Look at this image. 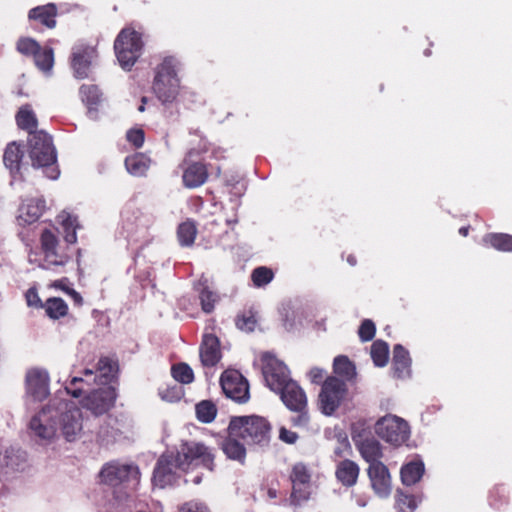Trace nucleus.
<instances>
[{
    "mask_svg": "<svg viewBox=\"0 0 512 512\" xmlns=\"http://www.w3.org/2000/svg\"><path fill=\"white\" fill-rule=\"evenodd\" d=\"M68 282H69L68 278L64 277V278L55 280L52 283V287H54L56 289H60L63 292L67 293L70 290V287L68 286Z\"/></svg>",
    "mask_w": 512,
    "mask_h": 512,
    "instance_id": "58",
    "label": "nucleus"
},
{
    "mask_svg": "<svg viewBox=\"0 0 512 512\" xmlns=\"http://www.w3.org/2000/svg\"><path fill=\"white\" fill-rule=\"evenodd\" d=\"M175 468H178L177 454L161 455L153 471L152 481L154 485L164 488L172 484L175 479Z\"/></svg>",
    "mask_w": 512,
    "mask_h": 512,
    "instance_id": "18",
    "label": "nucleus"
},
{
    "mask_svg": "<svg viewBox=\"0 0 512 512\" xmlns=\"http://www.w3.org/2000/svg\"><path fill=\"white\" fill-rule=\"evenodd\" d=\"M260 363L265 385L275 394L293 381L287 365L274 354L262 353Z\"/></svg>",
    "mask_w": 512,
    "mask_h": 512,
    "instance_id": "8",
    "label": "nucleus"
},
{
    "mask_svg": "<svg viewBox=\"0 0 512 512\" xmlns=\"http://www.w3.org/2000/svg\"><path fill=\"white\" fill-rule=\"evenodd\" d=\"M127 140L135 147L140 148L145 141V133L142 129H130L127 132Z\"/></svg>",
    "mask_w": 512,
    "mask_h": 512,
    "instance_id": "52",
    "label": "nucleus"
},
{
    "mask_svg": "<svg viewBox=\"0 0 512 512\" xmlns=\"http://www.w3.org/2000/svg\"><path fill=\"white\" fill-rule=\"evenodd\" d=\"M197 228L193 221L187 220L181 223L177 229V237L182 246H191L196 238Z\"/></svg>",
    "mask_w": 512,
    "mask_h": 512,
    "instance_id": "39",
    "label": "nucleus"
},
{
    "mask_svg": "<svg viewBox=\"0 0 512 512\" xmlns=\"http://www.w3.org/2000/svg\"><path fill=\"white\" fill-rule=\"evenodd\" d=\"M18 127L28 132V136H32L34 132H39L38 120L30 105L22 106L15 116Z\"/></svg>",
    "mask_w": 512,
    "mask_h": 512,
    "instance_id": "34",
    "label": "nucleus"
},
{
    "mask_svg": "<svg viewBox=\"0 0 512 512\" xmlns=\"http://www.w3.org/2000/svg\"><path fill=\"white\" fill-rule=\"evenodd\" d=\"M96 51L89 46H78L73 49L71 67L78 79H85L89 76L90 66Z\"/></svg>",
    "mask_w": 512,
    "mask_h": 512,
    "instance_id": "19",
    "label": "nucleus"
},
{
    "mask_svg": "<svg viewBox=\"0 0 512 512\" xmlns=\"http://www.w3.org/2000/svg\"><path fill=\"white\" fill-rule=\"evenodd\" d=\"M171 375L174 380L181 384H190L194 381V372L192 368L184 362L172 365Z\"/></svg>",
    "mask_w": 512,
    "mask_h": 512,
    "instance_id": "43",
    "label": "nucleus"
},
{
    "mask_svg": "<svg viewBox=\"0 0 512 512\" xmlns=\"http://www.w3.org/2000/svg\"><path fill=\"white\" fill-rule=\"evenodd\" d=\"M60 428L67 441H74L82 430L80 409L73 406L63 412L60 416Z\"/></svg>",
    "mask_w": 512,
    "mask_h": 512,
    "instance_id": "22",
    "label": "nucleus"
},
{
    "mask_svg": "<svg viewBox=\"0 0 512 512\" xmlns=\"http://www.w3.org/2000/svg\"><path fill=\"white\" fill-rule=\"evenodd\" d=\"M117 398L116 388L102 387L90 392L83 400V406L94 415L107 413L115 404Z\"/></svg>",
    "mask_w": 512,
    "mask_h": 512,
    "instance_id": "14",
    "label": "nucleus"
},
{
    "mask_svg": "<svg viewBox=\"0 0 512 512\" xmlns=\"http://www.w3.org/2000/svg\"><path fill=\"white\" fill-rule=\"evenodd\" d=\"M423 500V495H412L402 490L396 492V507L400 512H414Z\"/></svg>",
    "mask_w": 512,
    "mask_h": 512,
    "instance_id": "37",
    "label": "nucleus"
},
{
    "mask_svg": "<svg viewBox=\"0 0 512 512\" xmlns=\"http://www.w3.org/2000/svg\"><path fill=\"white\" fill-rule=\"evenodd\" d=\"M331 376L341 378L350 386L355 385L357 380L356 366L346 355H338L333 360V374Z\"/></svg>",
    "mask_w": 512,
    "mask_h": 512,
    "instance_id": "25",
    "label": "nucleus"
},
{
    "mask_svg": "<svg viewBox=\"0 0 512 512\" xmlns=\"http://www.w3.org/2000/svg\"><path fill=\"white\" fill-rule=\"evenodd\" d=\"M360 473L358 464L350 459L340 461L335 470L336 479L345 487H352L357 483Z\"/></svg>",
    "mask_w": 512,
    "mask_h": 512,
    "instance_id": "27",
    "label": "nucleus"
},
{
    "mask_svg": "<svg viewBox=\"0 0 512 512\" xmlns=\"http://www.w3.org/2000/svg\"><path fill=\"white\" fill-rule=\"evenodd\" d=\"M146 103H147V97H142L141 98V105L138 107V111L139 112H144L145 111Z\"/></svg>",
    "mask_w": 512,
    "mask_h": 512,
    "instance_id": "62",
    "label": "nucleus"
},
{
    "mask_svg": "<svg viewBox=\"0 0 512 512\" xmlns=\"http://www.w3.org/2000/svg\"><path fill=\"white\" fill-rule=\"evenodd\" d=\"M39 241L43 260L47 266H65L71 260V246L65 242L60 243L58 229H43Z\"/></svg>",
    "mask_w": 512,
    "mask_h": 512,
    "instance_id": "7",
    "label": "nucleus"
},
{
    "mask_svg": "<svg viewBox=\"0 0 512 512\" xmlns=\"http://www.w3.org/2000/svg\"><path fill=\"white\" fill-rule=\"evenodd\" d=\"M376 333V326L370 319H365L361 322L358 329V336L362 342L371 341Z\"/></svg>",
    "mask_w": 512,
    "mask_h": 512,
    "instance_id": "49",
    "label": "nucleus"
},
{
    "mask_svg": "<svg viewBox=\"0 0 512 512\" xmlns=\"http://www.w3.org/2000/svg\"><path fill=\"white\" fill-rule=\"evenodd\" d=\"M179 512H210V509L203 502L191 500L179 507Z\"/></svg>",
    "mask_w": 512,
    "mask_h": 512,
    "instance_id": "51",
    "label": "nucleus"
},
{
    "mask_svg": "<svg viewBox=\"0 0 512 512\" xmlns=\"http://www.w3.org/2000/svg\"><path fill=\"white\" fill-rule=\"evenodd\" d=\"M158 395L167 402H176L183 397L184 392L182 387L177 384H165L158 388Z\"/></svg>",
    "mask_w": 512,
    "mask_h": 512,
    "instance_id": "44",
    "label": "nucleus"
},
{
    "mask_svg": "<svg viewBox=\"0 0 512 512\" xmlns=\"http://www.w3.org/2000/svg\"><path fill=\"white\" fill-rule=\"evenodd\" d=\"M99 476L101 481L109 486L115 487L129 483L135 486L139 483L140 471L137 465L113 461L102 467Z\"/></svg>",
    "mask_w": 512,
    "mask_h": 512,
    "instance_id": "11",
    "label": "nucleus"
},
{
    "mask_svg": "<svg viewBox=\"0 0 512 512\" xmlns=\"http://www.w3.org/2000/svg\"><path fill=\"white\" fill-rule=\"evenodd\" d=\"M411 358L409 352L401 344H397L393 349L392 370L393 376L403 379L410 375Z\"/></svg>",
    "mask_w": 512,
    "mask_h": 512,
    "instance_id": "26",
    "label": "nucleus"
},
{
    "mask_svg": "<svg viewBox=\"0 0 512 512\" xmlns=\"http://www.w3.org/2000/svg\"><path fill=\"white\" fill-rule=\"evenodd\" d=\"M238 439H240L239 436L230 435L228 432V436L223 440L221 448L227 458L244 463L246 449L244 444L240 443Z\"/></svg>",
    "mask_w": 512,
    "mask_h": 512,
    "instance_id": "32",
    "label": "nucleus"
},
{
    "mask_svg": "<svg viewBox=\"0 0 512 512\" xmlns=\"http://www.w3.org/2000/svg\"><path fill=\"white\" fill-rule=\"evenodd\" d=\"M194 150H190L185 155L182 164V182L184 187L194 189L205 184L209 177L208 165L201 161L191 159Z\"/></svg>",
    "mask_w": 512,
    "mask_h": 512,
    "instance_id": "13",
    "label": "nucleus"
},
{
    "mask_svg": "<svg viewBox=\"0 0 512 512\" xmlns=\"http://www.w3.org/2000/svg\"><path fill=\"white\" fill-rule=\"evenodd\" d=\"M56 413V410L51 407H44L30 420V429L41 439L53 438L57 430V423L54 419Z\"/></svg>",
    "mask_w": 512,
    "mask_h": 512,
    "instance_id": "16",
    "label": "nucleus"
},
{
    "mask_svg": "<svg viewBox=\"0 0 512 512\" xmlns=\"http://www.w3.org/2000/svg\"><path fill=\"white\" fill-rule=\"evenodd\" d=\"M271 424L262 416H234L230 419V435L239 436L248 445H266L270 441Z\"/></svg>",
    "mask_w": 512,
    "mask_h": 512,
    "instance_id": "3",
    "label": "nucleus"
},
{
    "mask_svg": "<svg viewBox=\"0 0 512 512\" xmlns=\"http://www.w3.org/2000/svg\"><path fill=\"white\" fill-rule=\"evenodd\" d=\"M116 363L109 357H101L97 363V370L102 373L103 376L107 377L112 375L115 370Z\"/></svg>",
    "mask_w": 512,
    "mask_h": 512,
    "instance_id": "53",
    "label": "nucleus"
},
{
    "mask_svg": "<svg viewBox=\"0 0 512 512\" xmlns=\"http://www.w3.org/2000/svg\"><path fill=\"white\" fill-rule=\"evenodd\" d=\"M83 379L80 377H74L70 383L65 387L67 393L74 398H79L82 395L83 389L78 387L79 383H82Z\"/></svg>",
    "mask_w": 512,
    "mask_h": 512,
    "instance_id": "55",
    "label": "nucleus"
},
{
    "mask_svg": "<svg viewBox=\"0 0 512 512\" xmlns=\"http://www.w3.org/2000/svg\"><path fill=\"white\" fill-rule=\"evenodd\" d=\"M46 314L51 319H59L68 313V305L59 297H52L46 300L44 305Z\"/></svg>",
    "mask_w": 512,
    "mask_h": 512,
    "instance_id": "38",
    "label": "nucleus"
},
{
    "mask_svg": "<svg viewBox=\"0 0 512 512\" xmlns=\"http://www.w3.org/2000/svg\"><path fill=\"white\" fill-rule=\"evenodd\" d=\"M371 357L374 364L384 367L389 359V346L383 340H376L371 346Z\"/></svg>",
    "mask_w": 512,
    "mask_h": 512,
    "instance_id": "41",
    "label": "nucleus"
},
{
    "mask_svg": "<svg viewBox=\"0 0 512 512\" xmlns=\"http://www.w3.org/2000/svg\"><path fill=\"white\" fill-rule=\"evenodd\" d=\"M273 277L274 273L272 269L265 266L255 268L251 274L252 282L256 287L267 285L273 280Z\"/></svg>",
    "mask_w": 512,
    "mask_h": 512,
    "instance_id": "47",
    "label": "nucleus"
},
{
    "mask_svg": "<svg viewBox=\"0 0 512 512\" xmlns=\"http://www.w3.org/2000/svg\"><path fill=\"white\" fill-rule=\"evenodd\" d=\"M470 230V226H463L459 229V234L463 237L468 236Z\"/></svg>",
    "mask_w": 512,
    "mask_h": 512,
    "instance_id": "60",
    "label": "nucleus"
},
{
    "mask_svg": "<svg viewBox=\"0 0 512 512\" xmlns=\"http://www.w3.org/2000/svg\"><path fill=\"white\" fill-rule=\"evenodd\" d=\"M334 453H335V455H337V456H339V457H341V456H342V452H341V449H340V448L335 449Z\"/></svg>",
    "mask_w": 512,
    "mask_h": 512,
    "instance_id": "64",
    "label": "nucleus"
},
{
    "mask_svg": "<svg viewBox=\"0 0 512 512\" xmlns=\"http://www.w3.org/2000/svg\"><path fill=\"white\" fill-rule=\"evenodd\" d=\"M290 480L292 483L291 502L300 504L310 497L311 473L307 466L303 463L293 465Z\"/></svg>",
    "mask_w": 512,
    "mask_h": 512,
    "instance_id": "15",
    "label": "nucleus"
},
{
    "mask_svg": "<svg viewBox=\"0 0 512 512\" xmlns=\"http://www.w3.org/2000/svg\"><path fill=\"white\" fill-rule=\"evenodd\" d=\"M66 294L70 296L75 305L81 306L83 304V298L81 294L74 290L73 288H70V290Z\"/></svg>",
    "mask_w": 512,
    "mask_h": 512,
    "instance_id": "59",
    "label": "nucleus"
},
{
    "mask_svg": "<svg viewBox=\"0 0 512 512\" xmlns=\"http://www.w3.org/2000/svg\"><path fill=\"white\" fill-rule=\"evenodd\" d=\"M357 446L362 458L369 463V465L382 463L380 459L383 457V452L379 441L374 438H367L361 441Z\"/></svg>",
    "mask_w": 512,
    "mask_h": 512,
    "instance_id": "30",
    "label": "nucleus"
},
{
    "mask_svg": "<svg viewBox=\"0 0 512 512\" xmlns=\"http://www.w3.org/2000/svg\"><path fill=\"white\" fill-rule=\"evenodd\" d=\"M80 96L83 103L87 106L91 117L97 111V106L101 102V92L96 85H82L80 87Z\"/></svg>",
    "mask_w": 512,
    "mask_h": 512,
    "instance_id": "36",
    "label": "nucleus"
},
{
    "mask_svg": "<svg viewBox=\"0 0 512 512\" xmlns=\"http://www.w3.org/2000/svg\"><path fill=\"white\" fill-rule=\"evenodd\" d=\"M35 65L43 72H49L54 64V52L52 48L40 47L33 55Z\"/></svg>",
    "mask_w": 512,
    "mask_h": 512,
    "instance_id": "40",
    "label": "nucleus"
},
{
    "mask_svg": "<svg viewBox=\"0 0 512 512\" xmlns=\"http://www.w3.org/2000/svg\"><path fill=\"white\" fill-rule=\"evenodd\" d=\"M195 410L197 419L202 423H211L217 415V407L211 400H202Z\"/></svg>",
    "mask_w": 512,
    "mask_h": 512,
    "instance_id": "42",
    "label": "nucleus"
},
{
    "mask_svg": "<svg viewBox=\"0 0 512 512\" xmlns=\"http://www.w3.org/2000/svg\"><path fill=\"white\" fill-rule=\"evenodd\" d=\"M199 299L202 310L205 313H211L218 301V295L208 286H203L199 291Z\"/></svg>",
    "mask_w": 512,
    "mask_h": 512,
    "instance_id": "45",
    "label": "nucleus"
},
{
    "mask_svg": "<svg viewBox=\"0 0 512 512\" xmlns=\"http://www.w3.org/2000/svg\"><path fill=\"white\" fill-rule=\"evenodd\" d=\"M180 63L174 56H166L155 68L152 90L163 104L173 103L180 92L178 77Z\"/></svg>",
    "mask_w": 512,
    "mask_h": 512,
    "instance_id": "2",
    "label": "nucleus"
},
{
    "mask_svg": "<svg viewBox=\"0 0 512 512\" xmlns=\"http://www.w3.org/2000/svg\"><path fill=\"white\" fill-rule=\"evenodd\" d=\"M151 164L150 158L144 153H134L125 158L127 171L137 177L146 175Z\"/></svg>",
    "mask_w": 512,
    "mask_h": 512,
    "instance_id": "35",
    "label": "nucleus"
},
{
    "mask_svg": "<svg viewBox=\"0 0 512 512\" xmlns=\"http://www.w3.org/2000/svg\"><path fill=\"white\" fill-rule=\"evenodd\" d=\"M268 496L270 498H276L277 497V491L275 489H269L268 490Z\"/></svg>",
    "mask_w": 512,
    "mask_h": 512,
    "instance_id": "63",
    "label": "nucleus"
},
{
    "mask_svg": "<svg viewBox=\"0 0 512 512\" xmlns=\"http://www.w3.org/2000/svg\"><path fill=\"white\" fill-rule=\"evenodd\" d=\"M28 154L33 167L43 168L44 173L50 179H57L59 169L57 166V154L53 145L52 137L40 130L28 136Z\"/></svg>",
    "mask_w": 512,
    "mask_h": 512,
    "instance_id": "1",
    "label": "nucleus"
},
{
    "mask_svg": "<svg viewBox=\"0 0 512 512\" xmlns=\"http://www.w3.org/2000/svg\"><path fill=\"white\" fill-rule=\"evenodd\" d=\"M57 221L63 229L64 242L70 246L74 245L77 242V230L81 228L77 216L63 211L57 216Z\"/></svg>",
    "mask_w": 512,
    "mask_h": 512,
    "instance_id": "28",
    "label": "nucleus"
},
{
    "mask_svg": "<svg viewBox=\"0 0 512 512\" xmlns=\"http://www.w3.org/2000/svg\"><path fill=\"white\" fill-rule=\"evenodd\" d=\"M375 432L382 440L398 447L409 439L410 426L404 419L387 414L376 422Z\"/></svg>",
    "mask_w": 512,
    "mask_h": 512,
    "instance_id": "10",
    "label": "nucleus"
},
{
    "mask_svg": "<svg viewBox=\"0 0 512 512\" xmlns=\"http://www.w3.org/2000/svg\"><path fill=\"white\" fill-rule=\"evenodd\" d=\"M144 47L142 34L133 28H123L114 41V50L120 66L130 70L140 58Z\"/></svg>",
    "mask_w": 512,
    "mask_h": 512,
    "instance_id": "4",
    "label": "nucleus"
},
{
    "mask_svg": "<svg viewBox=\"0 0 512 512\" xmlns=\"http://www.w3.org/2000/svg\"><path fill=\"white\" fill-rule=\"evenodd\" d=\"M41 46L31 38H21L17 42V50L26 56H33Z\"/></svg>",
    "mask_w": 512,
    "mask_h": 512,
    "instance_id": "50",
    "label": "nucleus"
},
{
    "mask_svg": "<svg viewBox=\"0 0 512 512\" xmlns=\"http://www.w3.org/2000/svg\"><path fill=\"white\" fill-rule=\"evenodd\" d=\"M178 469L203 467L209 471L215 468V449L199 442H185L177 452Z\"/></svg>",
    "mask_w": 512,
    "mask_h": 512,
    "instance_id": "5",
    "label": "nucleus"
},
{
    "mask_svg": "<svg viewBox=\"0 0 512 512\" xmlns=\"http://www.w3.org/2000/svg\"><path fill=\"white\" fill-rule=\"evenodd\" d=\"M199 354L204 367L216 366L222 358L218 337L214 334H205L199 348Z\"/></svg>",
    "mask_w": 512,
    "mask_h": 512,
    "instance_id": "21",
    "label": "nucleus"
},
{
    "mask_svg": "<svg viewBox=\"0 0 512 512\" xmlns=\"http://www.w3.org/2000/svg\"><path fill=\"white\" fill-rule=\"evenodd\" d=\"M23 155L21 145L16 142L9 143L5 148L3 162L5 167L9 169L11 175L14 177L20 174Z\"/></svg>",
    "mask_w": 512,
    "mask_h": 512,
    "instance_id": "29",
    "label": "nucleus"
},
{
    "mask_svg": "<svg viewBox=\"0 0 512 512\" xmlns=\"http://www.w3.org/2000/svg\"><path fill=\"white\" fill-rule=\"evenodd\" d=\"M425 472L424 463L421 460L411 461L402 466L400 477L403 485L411 486L419 482Z\"/></svg>",
    "mask_w": 512,
    "mask_h": 512,
    "instance_id": "33",
    "label": "nucleus"
},
{
    "mask_svg": "<svg viewBox=\"0 0 512 512\" xmlns=\"http://www.w3.org/2000/svg\"><path fill=\"white\" fill-rule=\"evenodd\" d=\"M482 242L486 247L497 251L512 252V235L508 233L490 232L483 236Z\"/></svg>",
    "mask_w": 512,
    "mask_h": 512,
    "instance_id": "31",
    "label": "nucleus"
},
{
    "mask_svg": "<svg viewBox=\"0 0 512 512\" xmlns=\"http://www.w3.org/2000/svg\"><path fill=\"white\" fill-rule=\"evenodd\" d=\"M57 15V5L55 3H47L30 9L28 19L47 29H54L57 25Z\"/></svg>",
    "mask_w": 512,
    "mask_h": 512,
    "instance_id": "24",
    "label": "nucleus"
},
{
    "mask_svg": "<svg viewBox=\"0 0 512 512\" xmlns=\"http://www.w3.org/2000/svg\"><path fill=\"white\" fill-rule=\"evenodd\" d=\"M257 322L256 313L252 310L243 312L241 315H238L235 320L237 328L245 332L254 331Z\"/></svg>",
    "mask_w": 512,
    "mask_h": 512,
    "instance_id": "46",
    "label": "nucleus"
},
{
    "mask_svg": "<svg viewBox=\"0 0 512 512\" xmlns=\"http://www.w3.org/2000/svg\"><path fill=\"white\" fill-rule=\"evenodd\" d=\"M309 379L311 383L321 385L325 381V378L327 377L326 371L319 367H313L310 369L308 373Z\"/></svg>",
    "mask_w": 512,
    "mask_h": 512,
    "instance_id": "54",
    "label": "nucleus"
},
{
    "mask_svg": "<svg viewBox=\"0 0 512 512\" xmlns=\"http://www.w3.org/2000/svg\"><path fill=\"white\" fill-rule=\"evenodd\" d=\"M27 392L38 401L44 400L49 394V377L47 372L32 369L26 375Z\"/></svg>",
    "mask_w": 512,
    "mask_h": 512,
    "instance_id": "20",
    "label": "nucleus"
},
{
    "mask_svg": "<svg viewBox=\"0 0 512 512\" xmlns=\"http://www.w3.org/2000/svg\"><path fill=\"white\" fill-rule=\"evenodd\" d=\"M279 438L285 443L294 444L298 439V435L296 432L288 430L285 427H281L279 431Z\"/></svg>",
    "mask_w": 512,
    "mask_h": 512,
    "instance_id": "56",
    "label": "nucleus"
},
{
    "mask_svg": "<svg viewBox=\"0 0 512 512\" xmlns=\"http://www.w3.org/2000/svg\"><path fill=\"white\" fill-rule=\"evenodd\" d=\"M508 502V492L503 485H497L490 490L489 503L492 507L499 509Z\"/></svg>",
    "mask_w": 512,
    "mask_h": 512,
    "instance_id": "48",
    "label": "nucleus"
},
{
    "mask_svg": "<svg viewBox=\"0 0 512 512\" xmlns=\"http://www.w3.org/2000/svg\"><path fill=\"white\" fill-rule=\"evenodd\" d=\"M26 301L29 306L34 307H42L41 299L38 295V292L35 288H30L26 292Z\"/></svg>",
    "mask_w": 512,
    "mask_h": 512,
    "instance_id": "57",
    "label": "nucleus"
},
{
    "mask_svg": "<svg viewBox=\"0 0 512 512\" xmlns=\"http://www.w3.org/2000/svg\"><path fill=\"white\" fill-rule=\"evenodd\" d=\"M220 385L226 397L237 403L250 399L248 380L236 369H226L220 376Z\"/></svg>",
    "mask_w": 512,
    "mask_h": 512,
    "instance_id": "12",
    "label": "nucleus"
},
{
    "mask_svg": "<svg viewBox=\"0 0 512 512\" xmlns=\"http://www.w3.org/2000/svg\"><path fill=\"white\" fill-rule=\"evenodd\" d=\"M285 407L296 414L291 419L293 426L304 427L309 423L308 398L304 389L293 380L276 393Z\"/></svg>",
    "mask_w": 512,
    "mask_h": 512,
    "instance_id": "6",
    "label": "nucleus"
},
{
    "mask_svg": "<svg viewBox=\"0 0 512 512\" xmlns=\"http://www.w3.org/2000/svg\"><path fill=\"white\" fill-rule=\"evenodd\" d=\"M347 262L351 265V266H355L356 263H357V259L354 255L350 254L347 256Z\"/></svg>",
    "mask_w": 512,
    "mask_h": 512,
    "instance_id": "61",
    "label": "nucleus"
},
{
    "mask_svg": "<svg viewBox=\"0 0 512 512\" xmlns=\"http://www.w3.org/2000/svg\"><path fill=\"white\" fill-rule=\"evenodd\" d=\"M349 386L337 376H327L318 395L323 414L332 415L348 399Z\"/></svg>",
    "mask_w": 512,
    "mask_h": 512,
    "instance_id": "9",
    "label": "nucleus"
},
{
    "mask_svg": "<svg viewBox=\"0 0 512 512\" xmlns=\"http://www.w3.org/2000/svg\"><path fill=\"white\" fill-rule=\"evenodd\" d=\"M367 474L374 493L380 498H388L392 491L391 475L384 463L369 465Z\"/></svg>",
    "mask_w": 512,
    "mask_h": 512,
    "instance_id": "17",
    "label": "nucleus"
},
{
    "mask_svg": "<svg viewBox=\"0 0 512 512\" xmlns=\"http://www.w3.org/2000/svg\"><path fill=\"white\" fill-rule=\"evenodd\" d=\"M45 200L31 198L22 202L18 210L17 220L19 225L26 226L35 223L43 214Z\"/></svg>",
    "mask_w": 512,
    "mask_h": 512,
    "instance_id": "23",
    "label": "nucleus"
}]
</instances>
